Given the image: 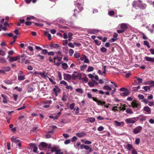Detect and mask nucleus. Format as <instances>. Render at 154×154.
<instances>
[{
    "mask_svg": "<svg viewBox=\"0 0 154 154\" xmlns=\"http://www.w3.org/2000/svg\"><path fill=\"white\" fill-rule=\"evenodd\" d=\"M70 142V140L69 139H68L66 140L64 142V143L65 145H68V144H69Z\"/></svg>",
    "mask_w": 154,
    "mask_h": 154,
    "instance_id": "0e129e2a",
    "label": "nucleus"
},
{
    "mask_svg": "<svg viewBox=\"0 0 154 154\" xmlns=\"http://www.w3.org/2000/svg\"><path fill=\"white\" fill-rule=\"evenodd\" d=\"M51 151L52 152H55V154H63V152L60 149L55 147H53L51 149Z\"/></svg>",
    "mask_w": 154,
    "mask_h": 154,
    "instance_id": "39448f33",
    "label": "nucleus"
},
{
    "mask_svg": "<svg viewBox=\"0 0 154 154\" xmlns=\"http://www.w3.org/2000/svg\"><path fill=\"white\" fill-rule=\"evenodd\" d=\"M40 146L44 148H47L48 147V149H52L51 148L50 145L48 146L47 144L46 143H44V142H42L40 144Z\"/></svg>",
    "mask_w": 154,
    "mask_h": 154,
    "instance_id": "4468645a",
    "label": "nucleus"
},
{
    "mask_svg": "<svg viewBox=\"0 0 154 154\" xmlns=\"http://www.w3.org/2000/svg\"><path fill=\"white\" fill-rule=\"evenodd\" d=\"M76 135L80 138L86 135V134L83 132L80 133H77L76 134Z\"/></svg>",
    "mask_w": 154,
    "mask_h": 154,
    "instance_id": "aec40b11",
    "label": "nucleus"
},
{
    "mask_svg": "<svg viewBox=\"0 0 154 154\" xmlns=\"http://www.w3.org/2000/svg\"><path fill=\"white\" fill-rule=\"evenodd\" d=\"M6 54V53L4 51L0 49V55L4 56Z\"/></svg>",
    "mask_w": 154,
    "mask_h": 154,
    "instance_id": "de8ad7c7",
    "label": "nucleus"
},
{
    "mask_svg": "<svg viewBox=\"0 0 154 154\" xmlns=\"http://www.w3.org/2000/svg\"><path fill=\"white\" fill-rule=\"evenodd\" d=\"M74 57L76 58H78L80 56V54L79 53H78V52H75L74 54Z\"/></svg>",
    "mask_w": 154,
    "mask_h": 154,
    "instance_id": "79ce46f5",
    "label": "nucleus"
},
{
    "mask_svg": "<svg viewBox=\"0 0 154 154\" xmlns=\"http://www.w3.org/2000/svg\"><path fill=\"white\" fill-rule=\"evenodd\" d=\"M80 60L82 61H84V62L85 63H89V60L85 55H82L80 58Z\"/></svg>",
    "mask_w": 154,
    "mask_h": 154,
    "instance_id": "1a4fd4ad",
    "label": "nucleus"
},
{
    "mask_svg": "<svg viewBox=\"0 0 154 154\" xmlns=\"http://www.w3.org/2000/svg\"><path fill=\"white\" fill-rule=\"evenodd\" d=\"M114 12L113 11H110L108 12V14L110 16H112L114 15Z\"/></svg>",
    "mask_w": 154,
    "mask_h": 154,
    "instance_id": "e2e57ef3",
    "label": "nucleus"
},
{
    "mask_svg": "<svg viewBox=\"0 0 154 154\" xmlns=\"http://www.w3.org/2000/svg\"><path fill=\"white\" fill-rule=\"evenodd\" d=\"M136 78L137 79L139 83H142L143 80L142 79L137 77H136Z\"/></svg>",
    "mask_w": 154,
    "mask_h": 154,
    "instance_id": "052dcab7",
    "label": "nucleus"
},
{
    "mask_svg": "<svg viewBox=\"0 0 154 154\" xmlns=\"http://www.w3.org/2000/svg\"><path fill=\"white\" fill-rule=\"evenodd\" d=\"M63 136L65 138H67L69 137V135L67 134H63Z\"/></svg>",
    "mask_w": 154,
    "mask_h": 154,
    "instance_id": "338daca9",
    "label": "nucleus"
},
{
    "mask_svg": "<svg viewBox=\"0 0 154 154\" xmlns=\"http://www.w3.org/2000/svg\"><path fill=\"white\" fill-rule=\"evenodd\" d=\"M66 88L67 89H70V90L72 91L73 89V88L71 85H68V84L66 86Z\"/></svg>",
    "mask_w": 154,
    "mask_h": 154,
    "instance_id": "09e8293b",
    "label": "nucleus"
},
{
    "mask_svg": "<svg viewBox=\"0 0 154 154\" xmlns=\"http://www.w3.org/2000/svg\"><path fill=\"white\" fill-rule=\"evenodd\" d=\"M100 31L99 30L97 29H91L89 30L88 32L91 34H95Z\"/></svg>",
    "mask_w": 154,
    "mask_h": 154,
    "instance_id": "f3484780",
    "label": "nucleus"
},
{
    "mask_svg": "<svg viewBox=\"0 0 154 154\" xmlns=\"http://www.w3.org/2000/svg\"><path fill=\"white\" fill-rule=\"evenodd\" d=\"M138 97L140 99L143 100L145 99H144V96L142 94H139Z\"/></svg>",
    "mask_w": 154,
    "mask_h": 154,
    "instance_id": "13d9d810",
    "label": "nucleus"
},
{
    "mask_svg": "<svg viewBox=\"0 0 154 154\" xmlns=\"http://www.w3.org/2000/svg\"><path fill=\"white\" fill-rule=\"evenodd\" d=\"M69 55L71 56L74 53V51L72 49H70L69 51Z\"/></svg>",
    "mask_w": 154,
    "mask_h": 154,
    "instance_id": "3c124183",
    "label": "nucleus"
},
{
    "mask_svg": "<svg viewBox=\"0 0 154 154\" xmlns=\"http://www.w3.org/2000/svg\"><path fill=\"white\" fill-rule=\"evenodd\" d=\"M64 79L66 81L69 80L71 79V75L69 74L64 73L63 74Z\"/></svg>",
    "mask_w": 154,
    "mask_h": 154,
    "instance_id": "f8f14e48",
    "label": "nucleus"
},
{
    "mask_svg": "<svg viewBox=\"0 0 154 154\" xmlns=\"http://www.w3.org/2000/svg\"><path fill=\"white\" fill-rule=\"evenodd\" d=\"M14 100L15 101H16L17 99L18 96L17 94H14L13 95Z\"/></svg>",
    "mask_w": 154,
    "mask_h": 154,
    "instance_id": "6e6d98bb",
    "label": "nucleus"
},
{
    "mask_svg": "<svg viewBox=\"0 0 154 154\" xmlns=\"http://www.w3.org/2000/svg\"><path fill=\"white\" fill-rule=\"evenodd\" d=\"M75 105V104L74 103H71L70 105V106H69V108H70V109L71 110L73 109H74V108Z\"/></svg>",
    "mask_w": 154,
    "mask_h": 154,
    "instance_id": "49530a36",
    "label": "nucleus"
},
{
    "mask_svg": "<svg viewBox=\"0 0 154 154\" xmlns=\"http://www.w3.org/2000/svg\"><path fill=\"white\" fill-rule=\"evenodd\" d=\"M142 88L144 89L145 91H146L147 90H151V88L150 87V86H143Z\"/></svg>",
    "mask_w": 154,
    "mask_h": 154,
    "instance_id": "7c9ffc66",
    "label": "nucleus"
},
{
    "mask_svg": "<svg viewBox=\"0 0 154 154\" xmlns=\"http://www.w3.org/2000/svg\"><path fill=\"white\" fill-rule=\"evenodd\" d=\"M143 129L142 127L140 126H138L133 130V132L135 134H137L140 133Z\"/></svg>",
    "mask_w": 154,
    "mask_h": 154,
    "instance_id": "20e7f679",
    "label": "nucleus"
},
{
    "mask_svg": "<svg viewBox=\"0 0 154 154\" xmlns=\"http://www.w3.org/2000/svg\"><path fill=\"white\" fill-rule=\"evenodd\" d=\"M6 61V60L4 58L0 57V63H5Z\"/></svg>",
    "mask_w": 154,
    "mask_h": 154,
    "instance_id": "e433bc0d",
    "label": "nucleus"
},
{
    "mask_svg": "<svg viewBox=\"0 0 154 154\" xmlns=\"http://www.w3.org/2000/svg\"><path fill=\"white\" fill-rule=\"evenodd\" d=\"M77 139V137L75 136H74L72 137L71 139V140L72 142H74V141H76Z\"/></svg>",
    "mask_w": 154,
    "mask_h": 154,
    "instance_id": "774afa93",
    "label": "nucleus"
},
{
    "mask_svg": "<svg viewBox=\"0 0 154 154\" xmlns=\"http://www.w3.org/2000/svg\"><path fill=\"white\" fill-rule=\"evenodd\" d=\"M126 106L125 105H124L123 106V107H122L121 106H120V108L119 109L120 110V111H125L126 110L125 107Z\"/></svg>",
    "mask_w": 154,
    "mask_h": 154,
    "instance_id": "603ef678",
    "label": "nucleus"
},
{
    "mask_svg": "<svg viewBox=\"0 0 154 154\" xmlns=\"http://www.w3.org/2000/svg\"><path fill=\"white\" fill-rule=\"evenodd\" d=\"M94 42L95 44L98 46L100 45L101 44V42L97 40H95Z\"/></svg>",
    "mask_w": 154,
    "mask_h": 154,
    "instance_id": "8fccbe9b",
    "label": "nucleus"
},
{
    "mask_svg": "<svg viewBox=\"0 0 154 154\" xmlns=\"http://www.w3.org/2000/svg\"><path fill=\"white\" fill-rule=\"evenodd\" d=\"M104 129V127L102 126H100L99 127L97 128V130L98 131H103Z\"/></svg>",
    "mask_w": 154,
    "mask_h": 154,
    "instance_id": "5fc2aeb1",
    "label": "nucleus"
},
{
    "mask_svg": "<svg viewBox=\"0 0 154 154\" xmlns=\"http://www.w3.org/2000/svg\"><path fill=\"white\" fill-rule=\"evenodd\" d=\"M100 50L102 53H105L107 51V49L103 47L101 48Z\"/></svg>",
    "mask_w": 154,
    "mask_h": 154,
    "instance_id": "a19ab883",
    "label": "nucleus"
},
{
    "mask_svg": "<svg viewBox=\"0 0 154 154\" xmlns=\"http://www.w3.org/2000/svg\"><path fill=\"white\" fill-rule=\"evenodd\" d=\"M25 75H18L17 79L18 80L21 81L25 79Z\"/></svg>",
    "mask_w": 154,
    "mask_h": 154,
    "instance_id": "4be33fe9",
    "label": "nucleus"
},
{
    "mask_svg": "<svg viewBox=\"0 0 154 154\" xmlns=\"http://www.w3.org/2000/svg\"><path fill=\"white\" fill-rule=\"evenodd\" d=\"M48 53V51L46 49H42L41 51V54L45 55Z\"/></svg>",
    "mask_w": 154,
    "mask_h": 154,
    "instance_id": "c03bdc74",
    "label": "nucleus"
},
{
    "mask_svg": "<svg viewBox=\"0 0 154 154\" xmlns=\"http://www.w3.org/2000/svg\"><path fill=\"white\" fill-rule=\"evenodd\" d=\"M20 59V56L18 55L16 57H10L9 61L10 62L16 61L17 60H19Z\"/></svg>",
    "mask_w": 154,
    "mask_h": 154,
    "instance_id": "6e6552de",
    "label": "nucleus"
},
{
    "mask_svg": "<svg viewBox=\"0 0 154 154\" xmlns=\"http://www.w3.org/2000/svg\"><path fill=\"white\" fill-rule=\"evenodd\" d=\"M79 74H77V75H76L73 74L72 75V76H71V79L74 80H75L77 78L79 77Z\"/></svg>",
    "mask_w": 154,
    "mask_h": 154,
    "instance_id": "2f4dec72",
    "label": "nucleus"
},
{
    "mask_svg": "<svg viewBox=\"0 0 154 154\" xmlns=\"http://www.w3.org/2000/svg\"><path fill=\"white\" fill-rule=\"evenodd\" d=\"M46 137L47 138H50L51 137V135L48 132H47L46 134Z\"/></svg>",
    "mask_w": 154,
    "mask_h": 154,
    "instance_id": "69168bd1",
    "label": "nucleus"
},
{
    "mask_svg": "<svg viewBox=\"0 0 154 154\" xmlns=\"http://www.w3.org/2000/svg\"><path fill=\"white\" fill-rule=\"evenodd\" d=\"M4 82L5 83L7 84L8 85H11L12 84V81L10 80H5L4 81Z\"/></svg>",
    "mask_w": 154,
    "mask_h": 154,
    "instance_id": "c9c22d12",
    "label": "nucleus"
},
{
    "mask_svg": "<svg viewBox=\"0 0 154 154\" xmlns=\"http://www.w3.org/2000/svg\"><path fill=\"white\" fill-rule=\"evenodd\" d=\"M138 119L137 117L129 118L125 120V122L128 123L134 124L138 120Z\"/></svg>",
    "mask_w": 154,
    "mask_h": 154,
    "instance_id": "7ed1b4c3",
    "label": "nucleus"
},
{
    "mask_svg": "<svg viewBox=\"0 0 154 154\" xmlns=\"http://www.w3.org/2000/svg\"><path fill=\"white\" fill-rule=\"evenodd\" d=\"M131 106L133 108L137 109V110H139L140 108V103L135 100L132 101L131 103Z\"/></svg>",
    "mask_w": 154,
    "mask_h": 154,
    "instance_id": "f03ea898",
    "label": "nucleus"
},
{
    "mask_svg": "<svg viewBox=\"0 0 154 154\" xmlns=\"http://www.w3.org/2000/svg\"><path fill=\"white\" fill-rule=\"evenodd\" d=\"M60 84H63V85H64L66 86L68 85L67 82L66 81H60Z\"/></svg>",
    "mask_w": 154,
    "mask_h": 154,
    "instance_id": "4d7b16f0",
    "label": "nucleus"
},
{
    "mask_svg": "<svg viewBox=\"0 0 154 154\" xmlns=\"http://www.w3.org/2000/svg\"><path fill=\"white\" fill-rule=\"evenodd\" d=\"M48 78L49 79V81L51 82V83H52V85H55L56 83V82H55V81H53V80L52 79L49 78L48 77Z\"/></svg>",
    "mask_w": 154,
    "mask_h": 154,
    "instance_id": "864d4df0",
    "label": "nucleus"
},
{
    "mask_svg": "<svg viewBox=\"0 0 154 154\" xmlns=\"http://www.w3.org/2000/svg\"><path fill=\"white\" fill-rule=\"evenodd\" d=\"M85 149L86 150H89V152H91L93 151L92 148L88 145H85Z\"/></svg>",
    "mask_w": 154,
    "mask_h": 154,
    "instance_id": "c85d7f7f",
    "label": "nucleus"
},
{
    "mask_svg": "<svg viewBox=\"0 0 154 154\" xmlns=\"http://www.w3.org/2000/svg\"><path fill=\"white\" fill-rule=\"evenodd\" d=\"M120 27H121V29L125 31V29L127 28L128 27L126 23H122L121 24V25H120Z\"/></svg>",
    "mask_w": 154,
    "mask_h": 154,
    "instance_id": "5701e85b",
    "label": "nucleus"
},
{
    "mask_svg": "<svg viewBox=\"0 0 154 154\" xmlns=\"http://www.w3.org/2000/svg\"><path fill=\"white\" fill-rule=\"evenodd\" d=\"M144 59L147 61L153 62L154 58L148 56H145L144 57Z\"/></svg>",
    "mask_w": 154,
    "mask_h": 154,
    "instance_id": "412c9836",
    "label": "nucleus"
},
{
    "mask_svg": "<svg viewBox=\"0 0 154 154\" xmlns=\"http://www.w3.org/2000/svg\"><path fill=\"white\" fill-rule=\"evenodd\" d=\"M132 6L133 7L135 8H137L138 7L142 9H145L146 7V5L142 3L140 0L134 1L133 2Z\"/></svg>",
    "mask_w": 154,
    "mask_h": 154,
    "instance_id": "f257e3e1",
    "label": "nucleus"
},
{
    "mask_svg": "<svg viewBox=\"0 0 154 154\" xmlns=\"http://www.w3.org/2000/svg\"><path fill=\"white\" fill-rule=\"evenodd\" d=\"M143 43L144 45L146 46L148 48H150V46L147 41H144Z\"/></svg>",
    "mask_w": 154,
    "mask_h": 154,
    "instance_id": "ea45409f",
    "label": "nucleus"
},
{
    "mask_svg": "<svg viewBox=\"0 0 154 154\" xmlns=\"http://www.w3.org/2000/svg\"><path fill=\"white\" fill-rule=\"evenodd\" d=\"M129 94L128 91V90L126 91H124V92L120 93V95L122 96H126Z\"/></svg>",
    "mask_w": 154,
    "mask_h": 154,
    "instance_id": "393cba45",
    "label": "nucleus"
},
{
    "mask_svg": "<svg viewBox=\"0 0 154 154\" xmlns=\"http://www.w3.org/2000/svg\"><path fill=\"white\" fill-rule=\"evenodd\" d=\"M37 57H39V59L41 60H43L45 59V57L43 55H41L40 54H38L37 55Z\"/></svg>",
    "mask_w": 154,
    "mask_h": 154,
    "instance_id": "37998d69",
    "label": "nucleus"
},
{
    "mask_svg": "<svg viewBox=\"0 0 154 154\" xmlns=\"http://www.w3.org/2000/svg\"><path fill=\"white\" fill-rule=\"evenodd\" d=\"M120 108L121 106L118 107L117 106H115L112 108V110L113 111H118Z\"/></svg>",
    "mask_w": 154,
    "mask_h": 154,
    "instance_id": "a878e982",
    "label": "nucleus"
},
{
    "mask_svg": "<svg viewBox=\"0 0 154 154\" xmlns=\"http://www.w3.org/2000/svg\"><path fill=\"white\" fill-rule=\"evenodd\" d=\"M115 125L116 127H123L125 125V123L124 122H119L117 121H114Z\"/></svg>",
    "mask_w": 154,
    "mask_h": 154,
    "instance_id": "0eeeda50",
    "label": "nucleus"
},
{
    "mask_svg": "<svg viewBox=\"0 0 154 154\" xmlns=\"http://www.w3.org/2000/svg\"><path fill=\"white\" fill-rule=\"evenodd\" d=\"M145 104H146L148 103V105L150 106H152L154 105V102L152 101L150 102L148 101V100L146 99H144L142 101Z\"/></svg>",
    "mask_w": 154,
    "mask_h": 154,
    "instance_id": "9b49d317",
    "label": "nucleus"
},
{
    "mask_svg": "<svg viewBox=\"0 0 154 154\" xmlns=\"http://www.w3.org/2000/svg\"><path fill=\"white\" fill-rule=\"evenodd\" d=\"M62 68L65 70L68 67L67 64L66 63H63L62 64Z\"/></svg>",
    "mask_w": 154,
    "mask_h": 154,
    "instance_id": "cd10ccee",
    "label": "nucleus"
},
{
    "mask_svg": "<svg viewBox=\"0 0 154 154\" xmlns=\"http://www.w3.org/2000/svg\"><path fill=\"white\" fill-rule=\"evenodd\" d=\"M2 69H3L4 70H5V72L9 71L11 70L10 67L8 66L3 67H2Z\"/></svg>",
    "mask_w": 154,
    "mask_h": 154,
    "instance_id": "c756f323",
    "label": "nucleus"
},
{
    "mask_svg": "<svg viewBox=\"0 0 154 154\" xmlns=\"http://www.w3.org/2000/svg\"><path fill=\"white\" fill-rule=\"evenodd\" d=\"M94 68L92 66H89L88 68V69H87V71L88 72H91L93 71Z\"/></svg>",
    "mask_w": 154,
    "mask_h": 154,
    "instance_id": "a18cd8bd",
    "label": "nucleus"
},
{
    "mask_svg": "<svg viewBox=\"0 0 154 154\" xmlns=\"http://www.w3.org/2000/svg\"><path fill=\"white\" fill-rule=\"evenodd\" d=\"M93 100L97 102L98 105L103 106L106 103V102L105 101H103L100 100H98L94 98H93Z\"/></svg>",
    "mask_w": 154,
    "mask_h": 154,
    "instance_id": "9d476101",
    "label": "nucleus"
},
{
    "mask_svg": "<svg viewBox=\"0 0 154 154\" xmlns=\"http://www.w3.org/2000/svg\"><path fill=\"white\" fill-rule=\"evenodd\" d=\"M124 147L128 151L131 150L133 148V145L131 144H128L127 145H124Z\"/></svg>",
    "mask_w": 154,
    "mask_h": 154,
    "instance_id": "a211bd4d",
    "label": "nucleus"
},
{
    "mask_svg": "<svg viewBox=\"0 0 154 154\" xmlns=\"http://www.w3.org/2000/svg\"><path fill=\"white\" fill-rule=\"evenodd\" d=\"M144 84L145 85H149L151 87H154V81L150 80L146 82Z\"/></svg>",
    "mask_w": 154,
    "mask_h": 154,
    "instance_id": "dca6fc26",
    "label": "nucleus"
},
{
    "mask_svg": "<svg viewBox=\"0 0 154 154\" xmlns=\"http://www.w3.org/2000/svg\"><path fill=\"white\" fill-rule=\"evenodd\" d=\"M1 96L3 98V103H7L8 102L7 99V96L3 94H2Z\"/></svg>",
    "mask_w": 154,
    "mask_h": 154,
    "instance_id": "6ab92c4d",
    "label": "nucleus"
},
{
    "mask_svg": "<svg viewBox=\"0 0 154 154\" xmlns=\"http://www.w3.org/2000/svg\"><path fill=\"white\" fill-rule=\"evenodd\" d=\"M144 111L147 112V114L151 113V109L148 106H145L143 108Z\"/></svg>",
    "mask_w": 154,
    "mask_h": 154,
    "instance_id": "2eb2a0df",
    "label": "nucleus"
},
{
    "mask_svg": "<svg viewBox=\"0 0 154 154\" xmlns=\"http://www.w3.org/2000/svg\"><path fill=\"white\" fill-rule=\"evenodd\" d=\"M89 121L93 123L94 122L95 120L94 118L90 117L87 119Z\"/></svg>",
    "mask_w": 154,
    "mask_h": 154,
    "instance_id": "f704fd0d",
    "label": "nucleus"
},
{
    "mask_svg": "<svg viewBox=\"0 0 154 154\" xmlns=\"http://www.w3.org/2000/svg\"><path fill=\"white\" fill-rule=\"evenodd\" d=\"M34 91L33 88L31 87H28L27 89V92L28 93H30Z\"/></svg>",
    "mask_w": 154,
    "mask_h": 154,
    "instance_id": "58836bf2",
    "label": "nucleus"
},
{
    "mask_svg": "<svg viewBox=\"0 0 154 154\" xmlns=\"http://www.w3.org/2000/svg\"><path fill=\"white\" fill-rule=\"evenodd\" d=\"M103 89L108 91H111L112 90L111 88L108 85L104 86L103 87Z\"/></svg>",
    "mask_w": 154,
    "mask_h": 154,
    "instance_id": "bb28decb",
    "label": "nucleus"
},
{
    "mask_svg": "<svg viewBox=\"0 0 154 154\" xmlns=\"http://www.w3.org/2000/svg\"><path fill=\"white\" fill-rule=\"evenodd\" d=\"M3 25L2 24L0 25V27L2 29L5 31H6L7 30V28L6 26L2 27Z\"/></svg>",
    "mask_w": 154,
    "mask_h": 154,
    "instance_id": "bf43d9fd",
    "label": "nucleus"
},
{
    "mask_svg": "<svg viewBox=\"0 0 154 154\" xmlns=\"http://www.w3.org/2000/svg\"><path fill=\"white\" fill-rule=\"evenodd\" d=\"M39 74L41 75V77L43 78L47 79L48 78V77L47 76L48 73L46 72L45 71H43L42 72H40Z\"/></svg>",
    "mask_w": 154,
    "mask_h": 154,
    "instance_id": "ddd939ff",
    "label": "nucleus"
},
{
    "mask_svg": "<svg viewBox=\"0 0 154 154\" xmlns=\"http://www.w3.org/2000/svg\"><path fill=\"white\" fill-rule=\"evenodd\" d=\"M140 139L139 138H137L135 141V143L136 145H138L140 143Z\"/></svg>",
    "mask_w": 154,
    "mask_h": 154,
    "instance_id": "680f3d73",
    "label": "nucleus"
},
{
    "mask_svg": "<svg viewBox=\"0 0 154 154\" xmlns=\"http://www.w3.org/2000/svg\"><path fill=\"white\" fill-rule=\"evenodd\" d=\"M55 87V88H53V91L55 93V96H57L58 93L61 91V89L57 86L56 85Z\"/></svg>",
    "mask_w": 154,
    "mask_h": 154,
    "instance_id": "423d86ee",
    "label": "nucleus"
},
{
    "mask_svg": "<svg viewBox=\"0 0 154 154\" xmlns=\"http://www.w3.org/2000/svg\"><path fill=\"white\" fill-rule=\"evenodd\" d=\"M95 83H96L95 81L89 82H88V85L90 87H93L95 85Z\"/></svg>",
    "mask_w": 154,
    "mask_h": 154,
    "instance_id": "473e14b6",
    "label": "nucleus"
},
{
    "mask_svg": "<svg viewBox=\"0 0 154 154\" xmlns=\"http://www.w3.org/2000/svg\"><path fill=\"white\" fill-rule=\"evenodd\" d=\"M76 92L80 93L81 94H82L83 92V90L81 88H78L75 89Z\"/></svg>",
    "mask_w": 154,
    "mask_h": 154,
    "instance_id": "4c0bfd02",
    "label": "nucleus"
},
{
    "mask_svg": "<svg viewBox=\"0 0 154 154\" xmlns=\"http://www.w3.org/2000/svg\"><path fill=\"white\" fill-rule=\"evenodd\" d=\"M78 8L79 10V11H78L76 9H75L74 10V13L73 14V16L74 17H76V12H79L80 11H81L83 9V8L82 7H78Z\"/></svg>",
    "mask_w": 154,
    "mask_h": 154,
    "instance_id": "b1692460",
    "label": "nucleus"
},
{
    "mask_svg": "<svg viewBox=\"0 0 154 154\" xmlns=\"http://www.w3.org/2000/svg\"><path fill=\"white\" fill-rule=\"evenodd\" d=\"M126 112L128 114H132L133 112L131 108H128L126 110Z\"/></svg>",
    "mask_w": 154,
    "mask_h": 154,
    "instance_id": "72a5a7b5",
    "label": "nucleus"
}]
</instances>
